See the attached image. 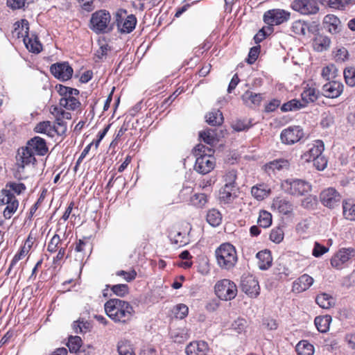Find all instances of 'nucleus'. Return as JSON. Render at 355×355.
Wrapping results in <instances>:
<instances>
[{"label":"nucleus","instance_id":"11","mask_svg":"<svg viewBox=\"0 0 355 355\" xmlns=\"http://www.w3.org/2000/svg\"><path fill=\"white\" fill-rule=\"evenodd\" d=\"M241 288L243 292L250 297H257L259 295L260 286L255 277L244 274L241 277Z\"/></svg>","mask_w":355,"mask_h":355},{"label":"nucleus","instance_id":"57","mask_svg":"<svg viewBox=\"0 0 355 355\" xmlns=\"http://www.w3.org/2000/svg\"><path fill=\"white\" fill-rule=\"evenodd\" d=\"M58 92L62 97H67L70 95H78L79 90L71 87H66L62 85H59L56 87Z\"/></svg>","mask_w":355,"mask_h":355},{"label":"nucleus","instance_id":"50","mask_svg":"<svg viewBox=\"0 0 355 355\" xmlns=\"http://www.w3.org/2000/svg\"><path fill=\"white\" fill-rule=\"evenodd\" d=\"M62 240L57 234H54L47 245V251L50 253H55L60 248Z\"/></svg>","mask_w":355,"mask_h":355},{"label":"nucleus","instance_id":"51","mask_svg":"<svg viewBox=\"0 0 355 355\" xmlns=\"http://www.w3.org/2000/svg\"><path fill=\"white\" fill-rule=\"evenodd\" d=\"M54 128L53 135L56 133L58 135H63L67 131V123L60 116H56L55 124L52 125Z\"/></svg>","mask_w":355,"mask_h":355},{"label":"nucleus","instance_id":"18","mask_svg":"<svg viewBox=\"0 0 355 355\" xmlns=\"http://www.w3.org/2000/svg\"><path fill=\"white\" fill-rule=\"evenodd\" d=\"M26 146L34 153V156H44L49 150L45 139L38 136L29 139Z\"/></svg>","mask_w":355,"mask_h":355},{"label":"nucleus","instance_id":"37","mask_svg":"<svg viewBox=\"0 0 355 355\" xmlns=\"http://www.w3.org/2000/svg\"><path fill=\"white\" fill-rule=\"evenodd\" d=\"M171 339L177 343H182L189 338L188 330L185 328L173 329L170 332Z\"/></svg>","mask_w":355,"mask_h":355},{"label":"nucleus","instance_id":"4","mask_svg":"<svg viewBox=\"0 0 355 355\" xmlns=\"http://www.w3.org/2000/svg\"><path fill=\"white\" fill-rule=\"evenodd\" d=\"M281 187L284 193L295 197L305 196L311 190V185L309 182L298 178H288L283 180Z\"/></svg>","mask_w":355,"mask_h":355},{"label":"nucleus","instance_id":"60","mask_svg":"<svg viewBox=\"0 0 355 355\" xmlns=\"http://www.w3.org/2000/svg\"><path fill=\"white\" fill-rule=\"evenodd\" d=\"M6 189L11 192L13 191L17 194H20L26 190V186L23 183L8 182L6 184Z\"/></svg>","mask_w":355,"mask_h":355},{"label":"nucleus","instance_id":"23","mask_svg":"<svg viewBox=\"0 0 355 355\" xmlns=\"http://www.w3.org/2000/svg\"><path fill=\"white\" fill-rule=\"evenodd\" d=\"M209 350L208 344L203 340L190 343L186 347L187 355H207Z\"/></svg>","mask_w":355,"mask_h":355},{"label":"nucleus","instance_id":"30","mask_svg":"<svg viewBox=\"0 0 355 355\" xmlns=\"http://www.w3.org/2000/svg\"><path fill=\"white\" fill-rule=\"evenodd\" d=\"M343 214L345 218L355 220V200L348 199L343 202Z\"/></svg>","mask_w":355,"mask_h":355},{"label":"nucleus","instance_id":"41","mask_svg":"<svg viewBox=\"0 0 355 355\" xmlns=\"http://www.w3.org/2000/svg\"><path fill=\"white\" fill-rule=\"evenodd\" d=\"M316 303L322 309H329L334 304V298L327 293H320L316 296Z\"/></svg>","mask_w":355,"mask_h":355},{"label":"nucleus","instance_id":"46","mask_svg":"<svg viewBox=\"0 0 355 355\" xmlns=\"http://www.w3.org/2000/svg\"><path fill=\"white\" fill-rule=\"evenodd\" d=\"M324 1L330 8L338 10H343L347 6L355 3V0H324Z\"/></svg>","mask_w":355,"mask_h":355},{"label":"nucleus","instance_id":"8","mask_svg":"<svg viewBox=\"0 0 355 355\" xmlns=\"http://www.w3.org/2000/svg\"><path fill=\"white\" fill-rule=\"evenodd\" d=\"M115 23L120 32L129 33L135 29L137 18L133 15H127L125 10H121L115 15Z\"/></svg>","mask_w":355,"mask_h":355},{"label":"nucleus","instance_id":"36","mask_svg":"<svg viewBox=\"0 0 355 355\" xmlns=\"http://www.w3.org/2000/svg\"><path fill=\"white\" fill-rule=\"evenodd\" d=\"M331 322V317L329 315L318 316L314 320L317 329L321 333L327 332Z\"/></svg>","mask_w":355,"mask_h":355},{"label":"nucleus","instance_id":"29","mask_svg":"<svg viewBox=\"0 0 355 355\" xmlns=\"http://www.w3.org/2000/svg\"><path fill=\"white\" fill-rule=\"evenodd\" d=\"M270 193V189L265 184L253 186L251 189L252 196L257 200H263Z\"/></svg>","mask_w":355,"mask_h":355},{"label":"nucleus","instance_id":"61","mask_svg":"<svg viewBox=\"0 0 355 355\" xmlns=\"http://www.w3.org/2000/svg\"><path fill=\"white\" fill-rule=\"evenodd\" d=\"M311 162H313V166L318 171H323L327 166V159L322 154L313 159Z\"/></svg>","mask_w":355,"mask_h":355},{"label":"nucleus","instance_id":"44","mask_svg":"<svg viewBox=\"0 0 355 355\" xmlns=\"http://www.w3.org/2000/svg\"><path fill=\"white\" fill-rule=\"evenodd\" d=\"M117 351L119 355H135L130 342L126 340L118 343Z\"/></svg>","mask_w":355,"mask_h":355},{"label":"nucleus","instance_id":"55","mask_svg":"<svg viewBox=\"0 0 355 355\" xmlns=\"http://www.w3.org/2000/svg\"><path fill=\"white\" fill-rule=\"evenodd\" d=\"M284 236V233L282 227H275L272 229L270 234V239L275 243H281Z\"/></svg>","mask_w":355,"mask_h":355},{"label":"nucleus","instance_id":"10","mask_svg":"<svg viewBox=\"0 0 355 355\" xmlns=\"http://www.w3.org/2000/svg\"><path fill=\"white\" fill-rule=\"evenodd\" d=\"M291 13L282 9H272L263 15V21L269 26L279 25L287 21Z\"/></svg>","mask_w":355,"mask_h":355},{"label":"nucleus","instance_id":"9","mask_svg":"<svg viewBox=\"0 0 355 355\" xmlns=\"http://www.w3.org/2000/svg\"><path fill=\"white\" fill-rule=\"evenodd\" d=\"M192 191L191 187H184L180 191V196L183 201H189V205L198 209L204 208L208 202L207 196L202 193H196L187 199V196L191 194Z\"/></svg>","mask_w":355,"mask_h":355},{"label":"nucleus","instance_id":"35","mask_svg":"<svg viewBox=\"0 0 355 355\" xmlns=\"http://www.w3.org/2000/svg\"><path fill=\"white\" fill-rule=\"evenodd\" d=\"M77 95H70L67 97H62L60 99V105L61 107L69 110H75L80 107V103L76 98Z\"/></svg>","mask_w":355,"mask_h":355},{"label":"nucleus","instance_id":"56","mask_svg":"<svg viewBox=\"0 0 355 355\" xmlns=\"http://www.w3.org/2000/svg\"><path fill=\"white\" fill-rule=\"evenodd\" d=\"M6 205V207L3 210V216L6 218L8 219L10 218L12 214L16 211L19 205V202L18 200L15 198Z\"/></svg>","mask_w":355,"mask_h":355},{"label":"nucleus","instance_id":"32","mask_svg":"<svg viewBox=\"0 0 355 355\" xmlns=\"http://www.w3.org/2000/svg\"><path fill=\"white\" fill-rule=\"evenodd\" d=\"M206 121L212 126L220 125L223 123V116L222 112L219 110H213L206 116Z\"/></svg>","mask_w":355,"mask_h":355},{"label":"nucleus","instance_id":"21","mask_svg":"<svg viewBox=\"0 0 355 355\" xmlns=\"http://www.w3.org/2000/svg\"><path fill=\"white\" fill-rule=\"evenodd\" d=\"M272 208L283 215L290 214L293 209L292 202L286 198L277 197L273 200Z\"/></svg>","mask_w":355,"mask_h":355},{"label":"nucleus","instance_id":"39","mask_svg":"<svg viewBox=\"0 0 355 355\" xmlns=\"http://www.w3.org/2000/svg\"><path fill=\"white\" fill-rule=\"evenodd\" d=\"M53 128L51 121H44L37 123L34 128V131L37 133L45 134L49 137H53L54 136Z\"/></svg>","mask_w":355,"mask_h":355},{"label":"nucleus","instance_id":"45","mask_svg":"<svg viewBox=\"0 0 355 355\" xmlns=\"http://www.w3.org/2000/svg\"><path fill=\"white\" fill-rule=\"evenodd\" d=\"M257 223L260 227L267 228L272 224V215L270 212L261 210L259 213V216Z\"/></svg>","mask_w":355,"mask_h":355},{"label":"nucleus","instance_id":"48","mask_svg":"<svg viewBox=\"0 0 355 355\" xmlns=\"http://www.w3.org/2000/svg\"><path fill=\"white\" fill-rule=\"evenodd\" d=\"M82 340L80 337L78 336H70L69 338L68 343L67 344L69 349L70 352L76 353L80 350L81 347Z\"/></svg>","mask_w":355,"mask_h":355},{"label":"nucleus","instance_id":"42","mask_svg":"<svg viewBox=\"0 0 355 355\" xmlns=\"http://www.w3.org/2000/svg\"><path fill=\"white\" fill-rule=\"evenodd\" d=\"M206 219L209 225L213 227H217L221 223L222 216L218 210L211 209L208 211Z\"/></svg>","mask_w":355,"mask_h":355},{"label":"nucleus","instance_id":"22","mask_svg":"<svg viewBox=\"0 0 355 355\" xmlns=\"http://www.w3.org/2000/svg\"><path fill=\"white\" fill-rule=\"evenodd\" d=\"M313 279L307 274L301 275L293 283L292 291L300 293L306 291L313 284Z\"/></svg>","mask_w":355,"mask_h":355},{"label":"nucleus","instance_id":"63","mask_svg":"<svg viewBox=\"0 0 355 355\" xmlns=\"http://www.w3.org/2000/svg\"><path fill=\"white\" fill-rule=\"evenodd\" d=\"M232 127L234 130L241 132L248 129L250 123L244 120H236L232 123Z\"/></svg>","mask_w":355,"mask_h":355},{"label":"nucleus","instance_id":"54","mask_svg":"<svg viewBox=\"0 0 355 355\" xmlns=\"http://www.w3.org/2000/svg\"><path fill=\"white\" fill-rule=\"evenodd\" d=\"M90 327L89 322L80 320L74 322L73 324V329L76 334L85 333L89 329Z\"/></svg>","mask_w":355,"mask_h":355},{"label":"nucleus","instance_id":"33","mask_svg":"<svg viewBox=\"0 0 355 355\" xmlns=\"http://www.w3.org/2000/svg\"><path fill=\"white\" fill-rule=\"evenodd\" d=\"M291 30L295 35L304 36L311 31V28L305 21L299 19L292 24Z\"/></svg>","mask_w":355,"mask_h":355},{"label":"nucleus","instance_id":"64","mask_svg":"<svg viewBox=\"0 0 355 355\" xmlns=\"http://www.w3.org/2000/svg\"><path fill=\"white\" fill-rule=\"evenodd\" d=\"M260 51V46H254L250 49V52L248 53V57L247 58V62L252 64H253L258 58L259 54Z\"/></svg>","mask_w":355,"mask_h":355},{"label":"nucleus","instance_id":"20","mask_svg":"<svg viewBox=\"0 0 355 355\" xmlns=\"http://www.w3.org/2000/svg\"><path fill=\"white\" fill-rule=\"evenodd\" d=\"M238 188L236 186L224 185L219 191V200L221 204L228 205L237 197Z\"/></svg>","mask_w":355,"mask_h":355},{"label":"nucleus","instance_id":"12","mask_svg":"<svg viewBox=\"0 0 355 355\" xmlns=\"http://www.w3.org/2000/svg\"><path fill=\"white\" fill-rule=\"evenodd\" d=\"M304 137L303 129L299 125L289 126L283 130L280 135L282 143L292 145L299 141Z\"/></svg>","mask_w":355,"mask_h":355},{"label":"nucleus","instance_id":"1","mask_svg":"<svg viewBox=\"0 0 355 355\" xmlns=\"http://www.w3.org/2000/svg\"><path fill=\"white\" fill-rule=\"evenodd\" d=\"M107 316L115 322L128 323L135 315L132 306L121 299H110L104 305Z\"/></svg>","mask_w":355,"mask_h":355},{"label":"nucleus","instance_id":"40","mask_svg":"<svg viewBox=\"0 0 355 355\" xmlns=\"http://www.w3.org/2000/svg\"><path fill=\"white\" fill-rule=\"evenodd\" d=\"M295 351L297 355H313L314 347L308 341L301 340L297 344Z\"/></svg>","mask_w":355,"mask_h":355},{"label":"nucleus","instance_id":"43","mask_svg":"<svg viewBox=\"0 0 355 355\" xmlns=\"http://www.w3.org/2000/svg\"><path fill=\"white\" fill-rule=\"evenodd\" d=\"M305 107V104H303L300 100L294 98L285 103L281 107V110L284 112H293L299 110Z\"/></svg>","mask_w":355,"mask_h":355},{"label":"nucleus","instance_id":"28","mask_svg":"<svg viewBox=\"0 0 355 355\" xmlns=\"http://www.w3.org/2000/svg\"><path fill=\"white\" fill-rule=\"evenodd\" d=\"M331 44L330 38L324 35H318L313 41V49L318 52L327 51Z\"/></svg>","mask_w":355,"mask_h":355},{"label":"nucleus","instance_id":"27","mask_svg":"<svg viewBox=\"0 0 355 355\" xmlns=\"http://www.w3.org/2000/svg\"><path fill=\"white\" fill-rule=\"evenodd\" d=\"M258 259V266L260 270H268L271 266L272 262V257L269 250H265L259 252L257 254Z\"/></svg>","mask_w":355,"mask_h":355},{"label":"nucleus","instance_id":"53","mask_svg":"<svg viewBox=\"0 0 355 355\" xmlns=\"http://www.w3.org/2000/svg\"><path fill=\"white\" fill-rule=\"evenodd\" d=\"M189 313V308L188 306L184 304H177L173 308V313L175 315V317L178 319H184Z\"/></svg>","mask_w":355,"mask_h":355},{"label":"nucleus","instance_id":"14","mask_svg":"<svg viewBox=\"0 0 355 355\" xmlns=\"http://www.w3.org/2000/svg\"><path fill=\"white\" fill-rule=\"evenodd\" d=\"M355 257V250L352 248H343L331 259V264L332 267L336 269L343 268L345 263L349 259Z\"/></svg>","mask_w":355,"mask_h":355},{"label":"nucleus","instance_id":"58","mask_svg":"<svg viewBox=\"0 0 355 355\" xmlns=\"http://www.w3.org/2000/svg\"><path fill=\"white\" fill-rule=\"evenodd\" d=\"M15 198L16 197L14 196V194L7 189H3L0 192V205H6Z\"/></svg>","mask_w":355,"mask_h":355},{"label":"nucleus","instance_id":"19","mask_svg":"<svg viewBox=\"0 0 355 355\" xmlns=\"http://www.w3.org/2000/svg\"><path fill=\"white\" fill-rule=\"evenodd\" d=\"M343 84L339 81L332 80L322 86V93L325 97L334 98L340 96L343 92Z\"/></svg>","mask_w":355,"mask_h":355},{"label":"nucleus","instance_id":"38","mask_svg":"<svg viewBox=\"0 0 355 355\" xmlns=\"http://www.w3.org/2000/svg\"><path fill=\"white\" fill-rule=\"evenodd\" d=\"M168 237L173 244L178 245V247L184 246L189 242L188 236L185 234L180 232L169 233Z\"/></svg>","mask_w":355,"mask_h":355},{"label":"nucleus","instance_id":"3","mask_svg":"<svg viewBox=\"0 0 355 355\" xmlns=\"http://www.w3.org/2000/svg\"><path fill=\"white\" fill-rule=\"evenodd\" d=\"M218 266L223 269L232 268L237 262V254L234 246L229 243L221 244L215 251Z\"/></svg>","mask_w":355,"mask_h":355},{"label":"nucleus","instance_id":"17","mask_svg":"<svg viewBox=\"0 0 355 355\" xmlns=\"http://www.w3.org/2000/svg\"><path fill=\"white\" fill-rule=\"evenodd\" d=\"M16 159L18 171H20V168L24 169L26 166L34 164L36 162L34 153L26 146L18 150Z\"/></svg>","mask_w":355,"mask_h":355},{"label":"nucleus","instance_id":"15","mask_svg":"<svg viewBox=\"0 0 355 355\" xmlns=\"http://www.w3.org/2000/svg\"><path fill=\"white\" fill-rule=\"evenodd\" d=\"M50 71L55 78L65 81L71 78L73 71L68 62H57L51 66Z\"/></svg>","mask_w":355,"mask_h":355},{"label":"nucleus","instance_id":"6","mask_svg":"<svg viewBox=\"0 0 355 355\" xmlns=\"http://www.w3.org/2000/svg\"><path fill=\"white\" fill-rule=\"evenodd\" d=\"M20 24L21 25L22 31L24 30L25 35L19 32L17 33L18 37H24V43L26 47V49L34 53H39L42 50V45L40 43L38 37L35 34H31V36L28 35L29 31V23L26 19H21V21H17L15 24V31L19 28Z\"/></svg>","mask_w":355,"mask_h":355},{"label":"nucleus","instance_id":"62","mask_svg":"<svg viewBox=\"0 0 355 355\" xmlns=\"http://www.w3.org/2000/svg\"><path fill=\"white\" fill-rule=\"evenodd\" d=\"M288 166V161L282 159L274 160L268 164V168L272 170H281Z\"/></svg>","mask_w":355,"mask_h":355},{"label":"nucleus","instance_id":"52","mask_svg":"<svg viewBox=\"0 0 355 355\" xmlns=\"http://www.w3.org/2000/svg\"><path fill=\"white\" fill-rule=\"evenodd\" d=\"M247 326V321L239 318L232 323L231 328L237 334H241L245 331Z\"/></svg>","mask_w":355,"mask_h":355},{"label":"nucleus","instance_id":"13","mask_svg":"<svg viewBox=\"0 0 355 355\" xmlns=\"http://www.w3.org/2000/svg\"><path fill=\"white\" fill-rule=\"evenodd\" d=\"M291 7L302 15H313L318 12L319 7L315 0H294Z\"/></svg>","mask_w":355,"mask_h":355},{"label":"nucleus","instance_id":"2","mask_svg":"<svg viewBox=\"0 0 355 355\" xmlns=\"http://www.w3.org/2000/svg\"><path fill=\"white\" fill-rule=\"evenodd\" d=\"M194 154L197 157L195 163V170L201 174H207L211 171L215 166L214 158L212 156L213 150L202 144L194 148Z\"/></svg>","mask_w":355,"mask_h":355},{"label":"nucleus","instance_id":"31","mask_svg":"<svg viewBox=\"0 0 355 355\" xmlns=\"http://www.w3.org/2000/svg\"><path fill=\"white\" fill-rule=\"evenodd\" d=\"M319 96V91L313 87H306L301 94L303 104L305 106L310 103L315 102Z\"/></svg>","mask_w":355,"mask_h":355},{"label":"nucleus","instance_id":"26","mask_svg":"<svg viewBox=\"0 0 355 355\" xmlns=\"http://www.w3.org/2000/svg\"><path fill=\"white\" fill-rule=\"evenodd\" d=\"M243 103L248 107L258 106L260 105L263 96L260 93H254L250 90H247L241 96Z\"/></svg>","mask_w":355,"mask_h":355},{"label":"nucleus","instance_id":"5","mask_svg":"<svg viewBox=\"0 0 355 355\" xmlns=\"http://www.w3.org/2000/svg\"><path fill=\"white\" fill-rule=\"evenodd\" d=\"M111 16L105 10H97L92 15L89 28L96 33H105L112 30Z\"/></svg>","mask_w":355,"mask_h":355},{"label":"nucleus","instance_id":"24","mask_svg":"<svg viewBox=\"0 0 355 355\" xmlns=\"http://www.w3.org/2000/svg\"><path fill=\"white\" fill-rule=\"evenodd\" d=\"M324 150V145L322 141L316 140L312 146L302 155V158L306 162H311L315 157L321 155Z\"/></svg>","mask_w":355,"mask_h":355},{"label":"nucleus","instance_id":"7","mask_svg":"<svg viewBox=\"0 0 355 355\" xmlns=\"http://www.w3.org/2000/svg\"><path fill=\"white\" fill-rule=\"evenodd\" d=\"M214 291L217 297L224 301H230L236 297L238 289L236 284L227 279L218 281L214 286Z\"/></svg>","mask_w":355,"mask_h":355},{"label":"nucleus","instance_id":"59","mask_svg":"<svg viewBox=\"0 0 355 355\" xmlns=\"http://www.w3.org/2000/svg\"><path fill=\"white\" fill-rule=\"evenodd\" d=\"M111 290L116 295L123 297L128 293L129 287L127 284H119L112 286Z\"/></svg>","mask_w":355,"mask_h":355},{"label":"nucleus","instance_id":"34","mask_svg":"<svg viewBox=\"0 0 355 355\" xmlns=\"http://www.w3.org/2000/svg\"><path fill=\"white\" fill-rule=\"evenodd\" d=\"M199 137L205 143L211 146L218 141L216 130L214 129L209 128L200 132Z\"/></svg>","mask_w":355,"mask_h":355},{"label":"nucleus","instance_id":"25","mask_svg":"<svg viewBox=\"0 0 355 355\" xmlns=\"http://www.w3.org/2000/svg\"><path fill=\"white\" fill-rule=\"evenodd\" d=\"M324 28L331 34H336L341 30V22L338 17L334 15H327L323 19Z\"/></svg>","mask_w":355,"mask_h":355},{"label":"nucleus","instance_id":"49","mask_svg":"<svg viewBox=\"0 0 355 355\" xmlns=\"http://www.w3.org/2000/svg\"><path fill=\"white\" fill-rule=\"evenodd\" d=\"M343 76L346 84L349 87L355 86V68L347 67L344 69Z\"/></svg>","mask_w":355,"mask_h":355},{"label":"nucleus","instance_id":"16","mask_svg":"<svg viewBox=\"0 0 355 355\" xmlns=\"http://www.w3.org/2000/svg\"><path fill=\"white\" fill-rule=\"evenodd\" d=\"M320 199L324 206L334 208L339 205L341 197L335 189L329 187L320 193Z\"/></svg>","mask_w":355,"mask_h":355},{"label":"nucleus","instance_id":"47","mask_svg":"<svg viewBox=\"0 0 355 355\" xmlns=\"http://www.w3.org/2000/svg\"><path fill=\"white\" fill-rule=\"evenodd\" d=\"M337 71L338 70L334 64H329L322 68L321 76L324 79L330 80L336 78Z\"/></svg>","mask_w":355,"mask_h":355}]
</instances>
